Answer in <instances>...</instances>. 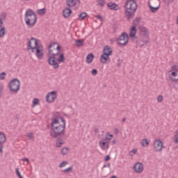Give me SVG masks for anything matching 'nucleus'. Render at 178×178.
<instances>
[{
    "label": "nucleus",
    "instance_id": "f257e3e1",
    "mask_svg": "<svg viewBox=\"0 0 178 178\" xmlns=\"http://www.w3.org/2000/svg\"><path fill=\"white\" fill-rule=\"evenodd\" d=\"M50 126V136L52 138H56V148H60V147L65 144V140L66 139V136L65 135L66 121L60 116L55 117V113H54Z\"/></svg>",
    "mask_w": 178,
    "mask_h": 178
},
{
    "label": "nucleus",
    "instance_id": "f03ea898",
    "mask_svg": "<svg viewBox=\"0 0 178 178\" xmlns=\"http://www.w3.org/2000/svg\"><path fill=\"white\" fill-rule=\"evenodd\" d=\"M26 51L29 55L34 54V51H35V56L40 60L42 59V56H44V46L38 44V40L35 38H31L29 40Z\"/></svg>",
    "mask_w": 178,
    "mask_h": 178
},
{
    "label": "nucleus",
    "instance_id": "7ed1b4c3",
    "mask_svg": "<svg viewBox=\"0 0 178 178\" xmlns=\"http://www.w3.org/2000/svg\"><path fill=\"white\" fill-rule=\"evenodd\" d=\"M124 8L125 9L124 15L127 20H130V19L134 17V14L137 10V2L136 0H127Z\"/></svg>",
    "mask_w": 178,
    "mask_h": 178
},
{
    "label": "nucleus",
    "instance_id": "20e7f679",
    "mask_svg": "<svg viewBox=\"0 0 178 178\" xmlns=\"http://www.w3.org/2000/svg\"><path fill=\"white\" fill-rule=\"evenodd\" d=\"M24 20L28 27H34L37 23V15L32 9H28L24 15Z\"/></svg>",
    "mask_w": 178,
    "mask_h": 178
},
{
    "label": "nucleus",
    "instance_id": "39448f33",
    "mask_svg": "<svg viewBox=\"0 0 178 178\" xmlns=\"http://www.w3.org/2000/svg\"><path fill=\"white\" fill-rule=\"evenodd\" d=\"M60 54V45L56 42H54L49 45V54L51 56H58Z\"/></svg>",
    "mask_w": 178,
    "mask_h": 178
},
{
    "label": "nucleus",
    "instance_id": "423d86ee",
    "mask_svg": "<svg viewBox=\"0 0 178 178\" xmlns=\"http://www.w3.org/2000/svg\"><path fill=\"white\" fill-rule=\"evenodd\" d=\"M8 88L12 92L17 94L20 90V81L17 78L12 79L8 83Z\"/></svg>",
    "mask_w": 178,
    "mask_h": 178
},
{
    "label": "nucleus",
    "instance_id": "0eeeda50",
    "mask_svg": "<svg viewBox=\"0 0 178 178\" xmlns=\"http://www.w3.org/2000/svg\"><path fill=\"white\" fill-rule=\"evenodd\" d=\"M117 42L118 45H121L122 47L127 45V42H129V35L127 34V33H122L117 40Z\"/></svg>",
    "mask_w": 178,
    "mask_h": 178
},
{
    "label": "nucleus",
    "instance_id": "6e6552de",
    "mask_svg": "<svg viewBox=\"0 0 178 178\" xmlns=\"http://www.w3.org/2000/svg\"><path fill=\"white\" fill-rule=\"evenodd\" d=\"M162 148H165L163 146V143L159 139H155L154 141V149L156 152H161Z\"/></svg>",
    "mask_w": 178,
    "mask_h": 178
},
{
    "label": "nucleus",
    "instance_id": "1a4fd4ad",
    "mask_svg": "<svg viewBox=\"0 0 178 178\" xmlns=\"http://www.w3.org/2000/svg\"><path fill=\"white\" fill-rule=\"evenodd\" d=\"M138 37H142L143 38H148V29H147L146 27L143 26H138Z\"/></svg>",
    "mask_w": 178,
    "mask_h": 178
},
{
    "label": "nucleus",
    "instance_id": "9d476101",
    "mask_svg": "<svg viewBox=\"0 0 178 178\" xmlns=\"http://www.w3.org/2000/svg\"><path fill=\"white\" fill-rule=\"evenodd\" d=\"M136 44L139 45V47H144V45H147L148 44V38H143L136 36Z\"/></svg>",
    "mask_w": 178,
    "mask_h": 178
},
{
    "label": "nucleus",
    "instance_id": "9b49d317",
    "mask_svg": "<svg viewBox=\"0 0 178 178\" xmlns=\"http://www.w3.org/2000/svg\"><path fill=\"white\" fill-rule=\"evenodd\" d=\"M56 99V91H51L49 92L46 96V101L49 104H51Z\"/></svg>",
    "mask_w": 178,
    "mask_h": 178
},
{
    "label": "nucleus",
    "instance_id": "f8f14e48",
    "mask_svg": "<svg viewBox=\"0 0 178 178\" xmlns=\"http://www.w3.org/2000/svg\"><path fill=\"white\" fill-rule=\"evenodd\" d=\"M56 60V57L49 56L48 58V63L50 66H52L54 69H58L59 63H58Z\"/></svg>",
    "mask_w": 178,
    "mask_h": 178
},
{
    "label": "nucleus",
    "instance_id": "ddd939ff",
    "mask_svg": "<svg viewBox=\"0 0 178 178\" xmlns=\"http://www.w3.org/2000/svg\"><path fill=\"white\" fill-rule=\"evenodd\" d=\"M6 143V135L0 132V152H3V145Z\"/></svg>",
    "mask_w": 178,
    "mask_h": 178
},
{
    "label": "nucleus",
    "instance_id": "4468645a",
    "mask_svg": "<svg viewBox=\"0 0 178 178\" xmlns=\"http://www.w3.org/2000/svg\"><path fill=\"white\" fill-rule=\"evenodd\" d=\"M134 170L136 173H141L144 170V165L143 163L138 162L134 164Z\"/></svg>",
    "mask_w": 178,
    "mask_h": 178
},
{
    "label": "nucleus",
    "instance_id": "2eb2a0df",
    "mask_svg": "<svg viewBox=\"0 0 178 178\" xmlns=\"http://www.w3.org/2000/svg\"><path fill=\"white\" fill-rule=\"evenodd\" d=\"M109 56H111V52L102 54L100 56V62L102 63H108V60H109Z\"/></svg>",
    "mask_w": 178,
    "mask_h": 178
},
{
    "label": "nucleus",
    "instance_id": "dca6fc26",
    "mask_svg": "<svg viewBox=\"0 0 178 178\" xmlns=\"http://www.w3.org/2000/svg\"><path fill=\"white\" fill-rule=\"evenodd\" d=\"M107 6L108 9H110V10H119V9H120V7H119V5L113 2L108 3Z\"/></svg>",
    "mask_w": 178,
    "mask_h": 178
},
{
    "label": "nucleus",
    "instance_id": "f3484780",
    "mask_svg": "<svg viewBox=\"0 0 178 178\" xmlns=\"http://www.w3.org/2000/svg\"><path fill=\"white\" fill-rule=\"evenodd\" d=\"M72 13L73 11H72V9H70V8H66L65 10H63V17H65V19H67V17H70V15H72Z\"/></svg>",
    "mask_w": 178,
    "mask_h": 178
},
{
    "label": "nucleus",
    "instance_id": "a211bd4d",
    "mask_svg": "<svg viewBox=\"0 0 178 178\" xmlns=\"http://www.w3.org/2000/svg\"><path fill=\"white\" fill-rule=\"evenodd\" d=\"M171 76H170V79L172 80V81H178V70H175L172 71Z\"/></svg>",
    "mask_w": 178,
    "mask_h": 178
},
{
    "label": "nucleus",
    "instance_id": "6ab92c4d",
    "mask_svg": "<svg viewBox=\"0 0 178 178\" xmlns=\"http://www.w3.org/2000/svg\"><path fill=\"white\" fill-rule=\"evenodd\" d=\"M99 144L102 149H108L109 148V143L105 142V139L99 140Z\"/></svg>",
    "mask_w": 178,
    "mask_h": 178
},
{
    "label": "nucleus",
    "instance_id": "aec40b11",
    "mask_svg": "<svg viewBox=\"0 0 178 178\" xmlns=\"http://www.w3.org/2000/svg\"><path fill=\"white\" fill-rule=\"evenodd\" d=\"M136 34H137V28H136V26H131L129 31L130 38H136L137 37Z\"/></svg>",
    "mask_w": 178,
    "mask_h": 178
},
{
    "label": "nucleus",
    "instance_id": "412c9836",
    "mask_svg": "<svg viewBox=\"0 0 178 178\" xmlns=\"http://www.w3.org/2000/svg\"><path fill=\"white\" fill-rule=\"evenodd\" d=\"M94 58H95V56H94V54L90 53L88 54V56H86V62L89 64L92 63V60H94Z\"/></svg>",
    "mask_w": 178,
    "mask_h": 178
},
{
    "label": "nucleus",
    "instance_id": "4be33fe9",
    "mask_svg": "<svg viewBox=\"0 0 178 178\" xmlns=\"http://www.w3.org/2000/svg\"><path fill=\"white\" fill-rule=\"evenodd\" d=\"M140 22H141V17H136L135 18V20L133 21V26L132 27H138V26L140 25Z\"/></svg>",
    "mask_w": 178,
    "mask_h": 178
},
{
    "label": "nucleus",
    "instance_id": "5701e85b",
    "mask_svg": "<svg viewBox=\"0 0 178 178\" xmlns=\"http://www.w3.org/2000/svg\"><path fill=\"white\" fill-rule=\"evenodd\" d=\"M140 144L143 147H148V145H149V140H148L147 138L143 139L140 141Z\"/></svg>",
    "mask_w": 178,
    "mask_h": 178
},
{
    "label": "nucleus",
    "instance_id": "b1692460",
    "mask_svg": "<svg viewBox=\"0 0 178 178\" xmlns=\"http://www.w3.org/2000/svg\"><path fill=\"white\" fill-rule=\"evenodd\" d=\"M149 8L151 12H152V13H156V12H158V10H159V6L157 7H154L151 6V3H149Z\"/></svg>",
    "mask_w": 178,
    "mask_h": 178
},
{
    "label": "nucleus",
    "instance_id": "393cba45",
    "mask_svg": "<svg viewBox=\"0 0 178 178\" xmlns=\"http://www.w3.org/2000/svg\"><path fill=\"white\" fill-rule=\"evenodd\" d=\"M111 52V55L113 54V51L111 49V47L106 46L103 49V54H109Z\"/></svg>",
    "mask_w": 178,
    "mask_h": 178
},
{
    "label": "nucleus",
    "instance_id": "a878e982",
    "mask_svg": "<svg viewBox=\"0 0 178 178\" xmlns=\"http://www.w3.org/2000/svg\"><path fill=\"white\" fill-rule=\"evenodd\" d=\"M57 62H59L60 63H63V62H65V54H60L58 58L56 59Z\"/></svg>",
    "mask_w": 178,
    "mask_h": 178
},
{
    "label": "nucleus",
    "instance_id": "bb28decb",
    "mask_svg": "<svg viewBox=\"0 0 178 178\" xmlns=\"http://www.w3.org/2000/svg\"><path fill=\"white\" fill-rule=\"evenodd\" d=\"M84 43V40L79 39L75 41L76 47H83V44Z\"/></svg>",
    "mask_w": 178,
    "mask_h": 178
},
{
    "label": "nucleus",
    "instance_id": "cd10ccee",
    "mask_svg": "<svg viewBox=\"0 0 178 178\" xmlns=\"http://www.w3.org/2000/svg\"><path fill=\"white\" fill-rule=\"evenodd\" d=\"M88 17V15L87 14V13L83 12L81 13V14H79V17L81 20H84V19H86V17Z\"/></svg>",
    "mask_w": 178,
    "mask_h": 178
},
{
    "label": "nucleus",
    "instance_id": "c85d7f7f",
    "mask_svg": "<svg viewBox=\"0 0 178 178\" xmlns=\"http://www.w3.org/2000/svg\"><path fill=\"white\" fill-rule=\"evenodd\" d=\"M113 62H114V63H116V65L118 67H120V65H122V60H120V59H119L118 57H115L113 59Z\"/></svg>",
    "mask_w": 178,
    "mask_h": 178
},
{
    "label": "nucleus",
    "instance_id": "c756f323",
    "mask_svg": "<svg viewBox=\"0 0 178 178\" xmlns=\"http://www.w3.org/2000/svg\"><path fill=\"white\" fill-rule=\"evenodd\" d=\"M38 15H45L47 13V9L46 8H42L37 10Z\"/></svg>",
    "mask_w": 178,
    "mask_h": 178
},
{
    "label": "nucleus",
    "instance_id": "7c9ffc66",
    "mask_svg": "<svg viewBox=\"0 0 178 178\" xmlns=\"http://www.w3.org/2000/svg\"><path fill=\"white\" fill-rule=\"evenodd\" d=\"M6 33V29H5V27H2L0 29V38H2V37L5 35Z\"/></svg>",
    "mask_w": 178,
    "mask_h": 178
},
{
    "label": "nucleus",
    "instance_id": "2f4dec72",
    "mask_svg": "<svg viewBox=\"0 0 178 178\" xmlns=\"http://www.w3.org/2000/svg\"><path fill=\"white\" fill-rule=\"evenodd\" d=\"M40 104V99L35 98L33 100V105H32V108H34V106L39 105Z\"/></svg>",
    "mask_w": 178,
    "mask_h": 178
},
{
    "label": "nucleus",
    "instance_id": "473e14b6",
    "mask_svg": "<svg viewBox=\"0 0 178 178\" xmlns=\"http://www.w3.org/2000/svg\"><path fill=\"white\" fill-rule=\"evenodd\" d=\"M69 153V149L67 147H63L61 149V154L62 155H66Z\"/></svg>",
    "mask_w": 178,
    "mask_h": 178
},
{
    "label": "nucleus",
    "instance_id": "72a5a7b5",
    "mask_svg": "<svg viewBox=\"0 0 178 178\" xmlns=\"http://www.w3.org/2000/svg\"><path fill=\"white\" fill-rule=\"evenodd\" d=\"M97 2L102 8H104V6H105V3H106V1L105 0H97Z\"/></svg>",
    "mask_w": 178,
    "mask_h": 178
},
{
    "label": "nucleus",
    "instance_id": "f704fd0d",
    "mask_svg": "<svg viewBox=\"0 0 178 178\" xmlns=\"http://www.w3.org/2000/svg\"><path fill=\"white\" fill-rule=\"evenodd\" d=\"M66 3H67V6H69V7L74 6V5H73V3H74V1L73 0H67Z\"/></svg>",
    "mask_w": 178,
    "mask_h": 178
},
{
    "label": "nucleus",
    "instance_id": "c9c22d12",
    "mask_svg": "<svg viewBox=\"0 0 178 178\" xmlns=\"http://www.w3.org/2000/svg\"><path fill=\"white\" fill-rule=\"evenodd\" d=\"M72 171H73V167H69V168L65 169L64 170H63V172L64 173H69V172H72Z\"/></svg>",
    "mask_w": 178,
    "mask_h": 178
},
{
    "label": "nucleus",
    "instance_id": "e433bc0d",
    "mask_svg": "<svg viewBox=\"0 0 178 178\" xmlns=\"http://www.w3.org/2000/svg\"><path fill=\"white\" fill-rule=\"evenodd\" d=\"M174 138H175V144H178V131H175V134L174 136Z\"/></svg>",
    "mask_w": 178,
    "mask_h": 178
},
{
    "label": "nucleus",
    "instance_id": "4c0bfd02",
    "mask_svg": "<svg viewBox=\"0 0 178 178\" xmlns=\"http://www.w3.org/2000/svg\"><path fill=\"white\" fill-rule=\"evenodd\" d=\"M113 137V134H111L109 133L106 134V140H112Z\"/></svg>",
    "mask_w": 178,
    "mask_h": 178
},
{
    "label": "nucleus",
    "instance_id": "58836bf2",
    "mask_svg": "<svg viewBox=\"0 0 178 178\" xmlns=\"http://www.w3.org/2000/svg\"><path fill=\"white\" fill-rule=\"evenodd\" d=\"M15 173L19 178H23V176H22L20 171H19V168H15Z\"/></svg>",
    "mask_w": 178,
    "mask_h": 178
},
{
    "label": "nucleus",
    "instance_id": "ea45409f",
    "mask_svg": "<svg viewBox=\"0 0 178 178\" xmlns=\"http://www.w3.org/2000/svg\"><path fill=\"white\" fill-rule=\"evenodd\" d=\"M6 77V72H1L0 74V80H5Z\"/></svg>",
    "mask_w": 178,
    "mask_h": 178
},
{
    "label": "nucleus",
    "instance_id": "a19ab883",
    "mask_svg": "<svg viewBox=\"0 0 178 178\" xmlns=\"http://www.w3.org/2000/svg\"><path fill=\"white\" fill-rule=\"evenodd\" d=\"M134 154H137V149H133L132 150H131L129 152L130 156H133V155H134Z\"/></svg>",
    "mask_w": 178,
    "mask_h": 178
},
{
    "label": "nucleus",
    "instance_id": "79ce46f5",
    "mask_svg": "<svg viewBox=\"0 0 178 178\" xmlns=\"http://www.w3.org/2000/svg\"><path fill=\"white\" fill-rule=\"evenodd\" d=\"M66 165H67V161H63L62 163H60L58 165L59 168H65V166H66Z\"/></svg>",
    "mask_w": 178,
    "mask_h": 178
},
{
    "label": "nucleus",
    "instance_id": "37998d69",
    "mask_svg": "<svg viewBox=\"0 0 178 178\" xmlns=\"http://www.w3.org/2000/svg\"><path fill=\"white\" fill-rule=\"evenodd\" d=\"M91 73L92 76H97V74H98V70H97V69H93L92 70Z\"/></svg>",
    "mask_w": 178,
    "mask_h": 178
},
{
    "label": "nucleus",
    "instance_id": "c03bdc74",
    "mask_svg": "<svg viewBox=\"0 0 178 178\" xmlns=\"http://www.w3.org/2000/svg\"><path fill=\"white\" fill-rule=\"evenodd\" d=\"M157 101L158 102H162V101H163V95L158 96Z\"/></svg>",
    "mask_w": 178,
    "mask_h": 178
},
{
    "label": "nucleus",
    "instance_id": "a18cd8bd",
    "mask_svg": "<svg viewBox=\"0 0 178 178\" xmlns=\"http://www.w3.org/2000/svg\"><path fill=\"white\" fill-rule=\"evenodd\" d=\"M27 137L29 138V140H33L34 136H33V133H28Z\"/></svg>",
    "mask_w": 178,
    "mask_h": 178
},
{
    "label": "nucleus",
    "instance_id": "49530a36",
    "mask_svg": "<svg viewBox=\"0 0 178 178\" xmlns=\"http://www.w3.org/2000/svg\"><path fill=\"white\" fill-rule=\"evenodd\" d=\"M95 17H97V19H99V20H100V22H104V18H102V16L97 15H95Z\"/></svg>",
    "mask_w": 178,
    "mask_h": 178
},
{
    "label": "nucleus",
    "instance_id": "de8ad7c7",
    "mask_svg": "<svg viewBox=\"0 0 178 178\" xmlns=\"http://www.w3.org/2000/svg\"><path fill=\"white\" fill-rule=\"evenodd\" d=\"M73 1H74L73 5H74V6H76V5H80V0H73Z\"/></svg>",
    "mask_w": 178,
    "mask_h": 178
},
{
    "label": "nucleus",
    "instance_id": "09e8293b",
    "mask_svg": "<svg viewBox=\"0 0 178 178\" xmlns=\"http://www.w3.org/2000/svg\"><path fill=\"white\" fill-rule=\"evenodd\" d=\"M104 161L105 162H108V161H111V156L109 155L106 156V157L104 158Z\"/></svg>",
    "mask_w": 178,
    "mask_h": 178
},
{
    "label": "nucleus",
    "instance_id": "8fccbe9b",
    "mask_svg": "<svg viewBox=\"0 0 178 178\" xmlns=\"http://www.w3.org/2000/svg\"><path fill=\"white\" fill-rule=\"evenodd\" d=\"M6 16H8V15L6 13H2L1 14V17H2L3 19H6Z\"/></svg>",
    "mask_w": 178,
    "mask_h": 178
},
{
    "label": "nucleus",
    "instance_id": "3c124183",
    "mask_svg": "<svg viewBox=\"0 0 178 178\" xmlns=\"http://www.w3.org/2000/svg\"><path fill=\"white\" fill-rule=\"evenodd\" d=\"M104 168H111V164L109 163H108L107 164H104L102 167V169H104Z\"/></svg>",
    "mask_w": 178,
    "mask_h": 178
},
{
    "label": "nucleus",
    "instance_id": "603ef678",
    "mask_svg": "<svg viewBox=\"0 0 178 178\" xmlns=\"http://www.w3.org/2000/svg\"><path fill=\"white\" fill-rule=\"evenodd\" d=\"M3 91V86H0V97H2Z\"/></svg>",
    "mask_w": 178,
    "mask_h": 178
},
{
    "label": "nucleus",
    "instance_id": "864d4df0",
    "mask_svg": "<svg viewBox=\"0 0 178 178\" xmlns=\"http://www.w3.org/2000/svg\"><path fill=\"white\" fill-rule=\"evenodd\" d=\"M22 161H24H24L28 162V163H30V160H29V159L27 158L23 159Z\"/></svg>",
    "mask_w": 178,
    "mask_h": 178
},
{
    "label": "nucleus",
    "instance_id": "5fc2aeb1",
    "mask_svg": "<svg viewBox=\"0 0 178 178\" xmlns=\"http://www.w3.org/2000/svg\"><path fill=\"white\" fill-rule=\"evenodd\" d=\"M2 24H3V21L0 18V27H2Z\"/></svg>",
    "mask_w": 178,
    "mask_h": 178
},
{
    "label": "nucleus",
    "instance_id": "6e6d98bb",
    "mask_svg": "<svg viewBox=\"0 0 178 178\" xmlns=\"http://www.w3.org/2000/svg\"><path fill=\"white\" fill-rule=\"evenodd\" d=\"M94 131H95V133H99V129L96 128V129H95Z\"/></svg>",
    "mask_w": 178,
    "mask_h": 178
},
{
    "label": "nucleus",
    "instance_id": "4d7b16f0",
    "mask_svg": "<svg viewBox=\"0 0 178 178\" xmlns=\"http://www.w3.org/2000/svg\"><path fill=\"white\" fill-rule=\"evenodd\" d=\"M115 131L116 134H119V129L118 128H116L115 129Z\"/></svg>",
    "mask_w": 178,
    "mask_h": 178
},
{
    "label": "nucleus",
    "instance_id": "13d9d810",
    "mask_svg": "<svg viewBox=\"0 0 178 178\" xmlns=\"http://www.w3.org/2000/svg\"><path fill=\"white\" fill-rule=\"evenodd\" d=\"M175 2V0H169V3H173Z\"/></svg>",
    "mask_w": 178,
    "mask_h": 178
},
{
    "label": "nucleus",
    "instance_id": "bf43d9fd",
    "mask_svg": "<svg viewBox=\"0 0 178 178\" xmlns=\"http://www.w3.org/2000/svg\"><path fill=\"white\" fill-rule=\"evenodd\" d=\"M114 144H116V140H113L112 141V145H113Z\"/></svg>",
    "mask_w": 178,
    "mask_h": 178
},
{
    "label": "nucleus",
    "instance_id": "052dcab7",
    "mask_svg": "<svg viewBox=\"0 0 178 178\" xmlns=\"http://www.w3.org/2000/svg\"><path fill=\"white\" fill-rule=\"evenodd\" d=\"M126 120V118H122V122H124V121Z\"/></svg>",
    "mask_w": 178,
    "mask_h": 178
},
{
    "label": "nucleus",
    "instance_id": "680f3d73",
    "mask_svg": "<svg viewBox=\"0 0 178 178\" xmlns=\"http://www.w3.org/2000/svg\"><path fill=\"white\" fill-rule=\"evenodd\" d=\"M31 46H32V47H34V42H32V43H31Z\"/></svg>",
    "mask_w": 178,
    "mask_h": 178
},
{
    "label": "nucleus",
    "instance_id": "e2e57ef3",
    "mask_svg": "<svg viewBox=\"0 0 178 178\" xmlns=\"http://www.w3.org/2000/svg\"><path fill=\"white\" fill-rule=\"evenodd\" d=\"M24 1H30V0H24Z\"/></svg>",
    "mask_w": 178,
    "mask_h": 178
}]
</instances>
